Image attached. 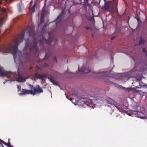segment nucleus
I'll return each mask as SVG.
<instances>
[{"label":"nucleus","mask_w":147,"mask_h":147,"mask_svg":"<svg viewBox=\"0 0 147 147\" xmlns=\"http://www.w3.org/2000/svg\"><path fill=\"white\" fill-rule=\"evenodd\" d=\"M104 74H105V73L103 72H98L97 73V75H100L101 76L103 75H104Z\"/></svg>","instance_id":"20"},{"label":"nucleus","mask_w":147,"mask_h":147,"mask_svg":"<svg viewBox=\"0 0 147 147\" xmlns=\"http://www.w3.org/2000/svg\"><path fill=\"white\" fill-rule=\"evenodd\" d=\"M106 101H107L108 104H110L112 105V103L114 101L113 100L109 98L108 99H107Z\"/></svg>","instance_id":"16"},{"label":"nucleus","mask_w":147,"mask_h":147,"mask_svg":"<svg viewBox=\"0 0 147 147\" xmlns=\"http://www.w3.org/2000/svg\"><path fill=\"white\" fill-rule=\"evenodd\" d=\"M44 66L45 67H48L49 66V65L47 63H45L44 64Z\"/></svg>","instance_id":"24"},{"label":"nucleus","mask_w":147,"mask_h":147,"mask_svg":"<svg viewBox=\"0 0 147 147\" xmlns=\"http://www.w3.org/2000/svg\"><path fill=\"white\" fill-rule=\"evenodd\" d=\"M101 0H98V1L97 2V3H99L100 1ZM105 1H106V0H104Z\"/></svg>","instance_id":"35"},{"label":"nucleus","mask_w":147,"mask_h":147,"mask_svg":"<svg viewBox=\"0 0 147 147\" xmlns=\"http://www.w3.org/2000/svg\"><path fill=\"white\" fill-rule=\"evenodd\" d=\"M1 143L3 144L8 147H13V146L10 144V142H8L7 143L0 139V143L1 144Z\"/></svg>","instance_id":"12"},{"label":"nucleus","mask_w":147,"mask_h":147,"mask_svg":"<svg viewBox=\"0 0 147 147\" xmlns=\"http://www.w3.org/2000/svg\"><path fill=\"white\" fill-rule=\"evenodd\" d=\"M17 88L19 89V91L20 90H21V86L20 85H17Z\"/></svg>","instance_id":"28"},{"label":"nucleus","mask_w":147,"mask_h":147,"mask_svg":"<svg viewBox=\"0 0 147 147\" xmlns=\"http://www.w3.org/2000/svg\"><path fill=\"white\" fill-rule=\"evenodd\" d=\"M46 0H45V1H46Z\"/></svg>","instance_id":"43"},{"label":"nucleus","mask_w":147,"mask_h":147,"mask_svg":"<svg viewBox=\"0 0 147 147\" xmlns=\"http://www.w3.org/2000/svg\"><path fill=\"white\" fill-rule=\"evenodd\" d=\"M52 82L53 84H54V85H58L57 83V82H56L54 80Z\"/></svg>","instance_id":"22"},{"label":"nucleus","mask_w":147,"mask_h":147,"mask_svg":"<svg viewBox=\"0 0 147 147\" xmlns=\"http://www.w3.org/2000/svg\"><path fill=\"white\" fill-rule=\"evenodd\" d=\"M105 79H107V78L106 77V78H105Z\"/></svg>","instance_id":"42"},{"label":"nucleus","mask_w":147,"mask_h":147,"mask_svg":"<svg viewBox=\"0 0 147 147\" xmlns=\"http://www.w3.org/2000/svg\"><path fill=\"white\" fill-rule=\"evenodd\" d=\"M32 94L34 95L36 94H40L43 92V90L39 86L36 85L35 88H34V90H32Z\"/></svg>","instance_id":"7"},{"label":"nucleus","mask_w":147,"mask_h":147,"mask_svg":"<svg viewBox=\"0 0 147 147\" xmlns=\"http://www.w3.org/2000/svg\"><path fill=\"white\" fill-rule=\"evenodd\" d=\"M8 10L0 7V14L2 17L0 18V27H1L3 23V20H5L7 16Z\"/></svg>","instance_id":"6"},{"label":"nucleus","mask_w":147,"mask_h":147,"mask_svg":"<svg viewBox=\"0 0 147 147\" xmlns=\"http://www.w3.org/2000/svg\"><path fill=\"white\" fill-rule=\"evenodd\" d=\"M134 105H133L132 106V108L133 109H135V110H131V112L133 113L134 112H138V110L137 109V108L139 107L137 105V103L136 102H135V103L134 104Z\"/></svg>","instance_id":"11"},{"label":"nucleus","mask_w":147,"mask_h":147,"mask_svg":"<svg viewBox=\"0 0 147 147\" xmlns=\"http://www.w3.org/2000/svg\"><path fill=\"white\" fill-rule=\"evenodd\" d=\"M65 9H63L60 14L55 20V21H57L58 22H61L65 19V18H67L70 16V12L69 10H66L65 13Z\"/></svg>","instance_id":"4"},{"label":"nucleus","mask_w":147,"mask_h":147,"mask_svg":"<svg viewBox=\"0 0 147 147\" xmlns=\"http://www.w3.org/2000/svg\"><path fill=\"white\" fill-rule=\"evenodd\" d=\"M18 72L13 73L11 72H6L4 71L3 68L0 66V75L2 76H5L7 78H10L11 80L14 81L16 80L19 82H22L25 81L24 79L18 76Z\"/></svg>","instance_id":"3"},{"label":"nucleus","mask_w":147,"mask_h":147,"mask_svg":"<svg viewBox=\"0 0 147 147\" xmlns=\"http://www.w3.org/2000/svg\"><path fill=\"white\" fill-rule=\"evenodd\" d=\"M136 92H141V91H139V90H136Z\"/></svg>","instance_id":"36"},{"label":"nucleus","mask_w":147,"mask_h":147,"mask_svg":"<svg viewBox=\"0 0 147 147\" xmlns=\"http://www.w3.org/2000/svg\"><path fill=\"white\" fill-rule=\"evenodd\" d=\"M145 42V41L143 39H140L139 41V43L140 44H144V43Z\"/></svg>","instance_id":"18"},{"label":"nucleus","mask_w":147,"mask_h":147,"mask_svg":"<svg viewBox=\"0 0 147 147\" xmlns=\"http://www.w3.org/2000/svg\"><path fill=\"white\" fill-rule=\"evenodd\" d=\"M44 18L45 16L43 13H42L41 16L40 18V21L39 24V25H40L44 22Z\"/></svg>","instance_id":"13"},{"label":"nucleus","mask_w":147,"mask_h":147,"mask_svg":"<svg viewBox=\"0 0 147 147\" xmlns=\"http://www.w3.org/2000/svg\"><path fill=\"white\" fill-rule=\"evenodd\" d=\"M115 38V36H113L112 37H111V40H113Z\"/></svg>","instance_id":"31"},{"label":"nucleus","mask_w":147,"mask_h":147,"mask_svg":"<svg viewBox=\"0 0 147 147\" xmlns=\"http://www.w3.org/2000/svg\"><path fill=\"white\" fill-rule=\"evenodd\" d=\"M79 102H80V105L83 106L86 105L90 108L92 109L95 107V105L93 104L92 100L90 99L81 98L79 100Z\"/></svg>","instance_id":"5"},{"label":"nucleus","mask_w":147,"mask_h":147,"mask_svg":"<svg viewBox=\"0 0 147 147\" xmlns=\"http://www.w3.org/2000/svg\"><path fill=\"white\" fill-rule=\"evenodd\" d=\"M140 118L142 119H144L145 118H146L144 117L141 116L140 117Z\"/></svg>","instance_id":"29"},{"label":"nucleus","mask_w":147,"mask_h":147,"mask_svg":"<svg viewBox=\"0 0 147 147\" xmlns=\"http://www.w3.org/2000/svg\"><path fill=\"white\" fill-rule=\"evenodd\" d=\"M53 39L49 37L48 39H46L43 36L42 38V40L40 41V44L43 45L45 43H47L48 45L50 44L52 42Z\"/></svg>","instance_id":"8"},{"label":"nucleus","mask_w":147,"mask_h":147,"mask_svg":"<svg viewBox=\"0 0 147 147\" xmlns=\"http://www.w3.org/2000/svg\"><path fill=\"white\" fill-rule=\"evenodd\" d=\"M49 55L46 52L45 56L43 58V59H41V60H39V62H42L43 60H47L49 59Z\"/></svg>","instance_id":"14"},{"label":"nucleus","mask_w":147,"mask_h":147,"mask_svg":"<svg viewBox=\"0 0 147 147\" xmlns=\"http://www.w3.org/2000/svg\"><path fill=\"white\" fill-rule=\"evenodd\" d=\"M27 31L28 35L30 36L31 34L34 33L33 28L28 27L24 31H23L19 35L17 38L13 40L14 44L12 45L10 44L8 46H5L3 48V50L5 53H10L13 55L14 58L16 56V54L18 49V46L20 43H21L23 41L25 33Z\"/></svg>","instance_id":"1"},{"label":"nucleus","mask_w":147,"mask_h":147,"mask_svg":"<svg viewBox=\"0 0 147 147\" xmlns=\"http://www.w3.org/2000/svg\"><path fill=\"white\" fill-rule=\"evenodd\" d=\"M96 3L98 1V0H96Z\"/></svg>","instance_id":"40"},{"label":"nucleus","mask_w":147,"mask_h":147,"mask_svg":"<svg viewBox=\"0 0 147 147\" xmlns=\"http://www.w3.org/2000/svg\"><path fill=\"white\" fill-rule=\"evenodd\" d=\"M140 85L141 86H142V87H146L147 88V84H144L143 85H141L140 84Z\"/></svg>","instance_id":"23"},{"label":"nucleus","mask_w":147,"mask_h":147,"mask_svg":"<svg viewBox=\"0 0 147 147\" xmlns=\"http://www.w3.org/2000/svg\"><path fill=\"white\" fill-rule=\"evenodd\" d=\"M7 82V80H6L4 82H3V84H5V83H6Z\"/></svg>","instance_id":"37"},{"label":"nucleus","mask_w":147,"mask_h":147,"mask_svg":"<svg viewBox=\"0 0 147 147\" xmlns=\"http://www.w3.org/2000/svg\"><path fill=\"white\" fill-rule=\"evenodd\" d=\"M78 70L83 74H86L90 71V70L89 69V68L85 67H82L80 69L79 68Z\"/></svg>","instance_id":"9"},{"label":"nucleus","mask_w":147,"mask_h":147,"mask_svg":"<svg viewBox=\"0 0 147 147\" xmlns=\"http://www.w3.org/2000/svg\"><path fill=\"white\" fill-rule=\"evenodd\" d=\"M114 106L117 108V109H119V107H118L117 106V105H114Z\"/></svg>","instance_id":"33"},{"label":"nucleus","mask_w":147,"mask_h":147,"mask_svg":"<svg viewBox=\"0 0 147 147\" xmlns=\"http://www.w3.org/2000/svg\"><path fill=\"white\" fill-rule=\"evenodd\" d=\"M42 79L43 78H46L47 76L46 74L42 75Z\"/></svg>","instance_id":"25"},{"label":"nucleus","mask_w":147,"mask_h":147,"mask_svg":"<svg viewBox=\"0 0 147 147\" xmlns=\"http://www.w3.org/2000/svg\"><path fill=\"white\" fill-rule=\"evenodd\" d=\"M137 20L138 21L139 20V18H138L137 19Z\"/></svg>","instance_id":"39"},{"label":"nucleus","mask_w":147,"mask_h":147,"mask_svg":"<svg viewBox=\"0 0 147 147\" xmlns=\"http://www.w3.org/2000/svg\"><path fill=\"white\" fill-rule=\"evenodd\" d=\"M8 142H10V139H8Z\"/></svg>","instance_id":"38"},{"label":"nucleus","mask_w":147,"mask_h":147,"mask_svg":"<svg viewBox=\"0 0 147 147\" xmlns=\"http://www.w3.org/2000/svg\"><path fill=\"white\" fill-rule=\"evenodd\" d=\"M35 77L37 78H38L40 79H42V75H40V74H36L35 75Z\"/></svg>","instance_id":"17"},{"label":"nucleus","mask_w":147,"mask_h":147,"mask_svg":"<svg viewBox=\"0 0 147 147\" xmlns=\"http://www.w3.org/2000/svg\"><path fill=\"white\" fill-rule=\"evenodd\" d=\"M32 90H28L26 89H22L21 92V93L19 94L20 96L24 95L26 94H32Z\"/></svg>","instance_id":"10"},{"label":"nucleus","mask_w":147,"mask_h":147,"mask_svg":"<svg viewBox=\"0 0 147 147\" xmlns=\"http://www.w3.org/2000/svg\"><path fill=\"white\" fill-rule=\"evenodd\" d=\"M53 60L54 61L56 62V63H57V58H56V57H55L54 58H53Z\"/></svg>","instance_id":"27"},{"label":"nucleus","mask_w":147,"mask_h":147,"mask_svg":"<svg viewBox=\"0 0 147 147\" xmlns=\"http://www.w3.org/2000/svg\"><path fill=\"white\" fill-rule=\"evenodd\" d=\"M13 1V0H9V1L8 2L9 3H10L11 2H12Z\"/></svg>","instance_id":"34"},{"label":"nucleus","mask_w":147,"mask_h":147,"mask_svg":"<svg viewBox=\"0 0 147 147\" xmlns=\"http://www.w3.org/2000/svg\"><path fill=\"white\" fill-rule=\"evenodd\" d=\"M142 51L144 53H146V54L147 53V52H146V50L145 49V48H143L142 49Z\"/></svg>","instance_id":"26"},{"label":"nucleus","mask_w":147,"mask_h":147,"mask_svg":"<svg viewBox=\"0 0 147 147\" xmlns=\"http://www.w3.org/2000/svg\"><path fill=\"white\" fill-rule=\"evenodd\" d=\"M144 84V83H143L142 82H140V87H141L140 85V84L141 85H143Z\"/></svg>","instance_id":"32"},{"label":"nucleus","mask_w":147,"mask_h":147,"mask_svg":"<svg viewBox=\"0 0 147 147\" xmlns=\"http://www.w3.org/2000/svg\"><path fill=\"white\" fill-rule=\"evenodd\" d=\"M36 2H35L34 3V4L32 7H31V8H30V7H29V8L30 9V10H31V11H31L32 13H33L35 11V7L36 6Z\"/></svg>","instance_id":"15"},{"label":"nucleus","mask_w":147,"mask_h":147,"mask_svg":"<svg viewBox=\"0 0 147 147\" xmlns=\"http://www.w3.org/2000/svg\"><path fill=\"white\" fill-rule=\"evenodd\" d=\"M70 99H71V101L72 100V99L71 98Z\"/></svg>","instance_id":"41"},{"label":"nucleus","mask_w":147,"mask_h":147,"mask_svg":"<svg viewBox=\"0 0 147 147\" xmlns=\"http://www.w3.org/2000/svg\"><path fill=\"white\" fill-rule=\"evenodd\" d=\"M33 41L30 42L28 38L25 40L26 44L24 50L26 51L28 47L29 48V53L26 54V55L29 56L31 54H35L37 53L38 50V48L37 46L38 41L37 39L33 37Z\"/></svg>","instance_id":"2"},{"label":"nucleus","mask_w":147,"mask_h":147,"mask_svg":"<svg viewBox=\"0 0 147 147\" xmlns=\"http://www.w3.org/2000/svg\"><path fill=\"white\" fill-rule=\"evenodd\" d=\"M49 79V80L52 82L54 80L53 78L51 77H50L48 78Z\"/></svg>","instance_id":"21"},{"label":"nucleus","mask_w":147,"mask_h":147,"mask_svg":"<svg viewBox=\"0 0 147 147\" xmlns=\"http://www.w3.org/2000/svg\"><path fill=\"white\" fill-rule=\"evenodd\" d=\"M28 85L29 86L30 88L31 89V90H34V88H35L32 85H31V84H28Z\"/></svg>","instance_id":"19"},{"label":"nucleus","mask_w":147,"mask_h":147,"mask_svg":"<svg viewBox=\"0 0 147 147\" xmlns=\"http://www.w3.org/2000/svg\"><path fill=\"white\" fill-rule=\"evenodd\" d=\"M86 30H88V29H89L90 28V27H88V26H86Z\"/></svg>","instance_id":"30"}]
</instances>
